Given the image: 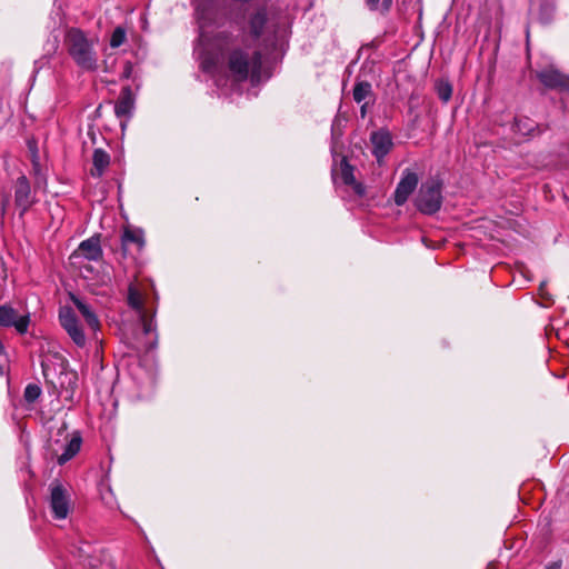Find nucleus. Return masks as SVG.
<instances>
[{"label":"nucleus","instance_id":"f257e3e1","mask_svg":"<svg viewBox=\"0 0 569 569\" xmlns=\"http://www.w3.org/2000/svg\"><path fill=\"white\" fill-rule=\"evenodd\" d=\"M203 72L210 74L221 94L238 92L242 82L250 78L252 84L262 80L261 51L258 47L239 41L227 31L214 34L204 49L194 48Z\"/></svg>","mask_w":569,"mask_h":569},{"label":"nucleus","instance_id":"f03ea898","mask_svg":"<svg viewBox=\"0 0 569 569\" xmlns=\"http://www.w3.org/2000/svg\"><path fill=\"white\" fill-rule=\"evenodd\" d=\"M248 27L253 41H261L266 49L282 48L290 34L288 17L266 6L254 9L249 16Z\"/></svg>","mask_w":569,"mask_h":569},{"label":"nucleus","instance_id":"7ed1b4c3","mask_svg":"<svg viewBox=\"0 0 569 569\" xmlns=\"http://www.w3.org/2000/svg\"><path fill=\"white\" fill-rule=\"evenodd\" d=\"M64 44L69 56L81 70L92 72L98 69L94 39L78 28H70L64 37Z\"/></svg>","mask_w":569,"mask_h":569},{"label":"nucleus","instance_id":"20e7f679","mask_svg":"<svg viewBox=\"0 0 569 569\" xmlns=\"http://www.w3.org/2000/svg\"><path fill=\"white\" fill-rule=\"evenodd\" d=\"M194 17L199 30L194 48L202 47L204 49L212 43L214 34L211 36V30L223 22L226 12L219 0H196Z\"/></svg>","mask_w":569,"mask_h":569},{"label":"nucleus","instance_id":"39448f33","mask_svg":"<svg viewBox=\"0 0 569 569\" xmlns=\"http://www.w3.org/2000/svg\"><path fill=\"white\" fill-rule=\"evenodd\" d=\"M442 204V182L430 178L421 183L415 198L416 208L423 214H435Z\"/></svg>","mask_w":569,"mask_h":569},{"label":"nucleus","instance_id":"423d86ee","mask_svg":"<svg viewBox=\"0 0 569 569\" xmlns=\"http://www.w3.org/2000/svg\"><path fill=\"white\" fill-rule=\"evenodd\" d=\"M57 438H52L49 442V448L53 453H57V449L53 447L54 445L63 441L61 448L63 449L62 453L57 457L58 465L62 466L69 460H71L81 449L82 446V437L79 431H73L71 435L67 431L66 422L57 431Z\"/></svg>","mask_w":569,"mask_h":569},{"label":"nucleus","instance_id":"0eeeda50","mask_svg":"<svg viewBox=\"0 0 569 569\" xmlns=\"http://www.w3.org/2000/svg\"><path fill=\"white\" fill-rule=\"evenodd\" d=\"M58 318L60 326L67 332L71 341L78 348H84L87 345V337L74 311L70 307H61Z\"/></svg>","mask_w":569,"mask_h":569},{"label":"nucleus","instance_id":"6e6552de","mask_svg":"<svg viewBox=\"0 0 569 569\" xmlns=\"http://www.w3.org/2000/svg\"><path fill=\"white\" fill-rule=\"evenodd\" d=\"M49 507L56 520H64L69 516L72 509L70 495L61 483H51Z\"/></svg>","mask_w":569,"mask_h":569},{"label":"nucleus","instance_id":"1a4fd4ad","mask_svg":"<svg viewBox=\"0 0 569 569\" xmlns=\"http://www.w3.org/2000/svg\"><path fill=\"white\" fill-rule=\"evenodd\" d=\"M14 206L22 217L36 202V193L31 189V184L26 176H20L14 182Z\"/></svg>","mask_w":569,"mask_h":569},{"label":"nucleus","instance_id":"9d476101","mask_svg":"<svg viewBox=\"0 0 569 569\" xmlns=\"http://www.w3.org/2000/svg\"><path fill=\"white\" fill-rule=\"evenodd\" d=\"M536 77L547 89L569 92V76L552 66L536 71Z\"/></svg>","mask_w":569,"mask_h":569},{"label":"nucleus","instance_id":"9b49d317","mask_svg":"<svg viewBox=\"0 0 569 569\" xmlns=\"http://www.w3.org/2000/svg\"><path fill=\"white\" fill-rule=\"evenodd\" d=\"M419 177L410 169L402 171L401 178L393 193V201L397 206H403L412 192L417 189Z\"/></svg>","mask_w":569,"mask_h":569},{"label":"nucleus","instance_id":"f8f14e48","mask_svg":"<svg viewBox=\"0 0 569 569\" xmlns=\"http://www.w3.org/2000/svg\"><path fill=\"white\" fill-rule=\"evenodd\" d=\"M30 323V316H19L18 311L10 305L0 306V326L1 327H14L16 330L23 335L28 331Z\"/></svg>","mask_w":569,"mask_h":569},{"label":"nucleus","instance_id":"ddd939ff","mask_svg":"<svg viewBox=\"0 0 569 569\" xmlns=\"http://www.w3.org/2000/svg\"><path fill=\"white\" fill-rule=\"evenodd\" d=\"M73 256L77 258H84L89 261H99L103 256V251L100 244V237L92 236L80 242Z\"/></svg>","mask_w":569,"mask_h":569},{"label":"nucleus","instance_id":"4468645a","mask_svg":"<svg viewBox=\"0 0 569 569\" xmlns=\"http://www.w3.org/2000/svg\"><path fill=\"white\" fill-rule=\"evenodd\" d=\"M58 383L60 386V393L66 400H72L78 387V373L74 370L68 369L64 363H61V370L58 376Z\"/></svg>","mask_w":569,"mask_h":569},{"label":"nucleus","instance_id":"2eb2a0df","mask_svg":"<svg viewBox=\"0 0 569 569\" xmlns=\"http://www.w3.org/2000/svg\"><path fill=\"white\" fill-rule=\"evenodd\" d=\"M370 141L372 153L377 160L383 159L392 148V137L387 130H378L371 133Z\"/></svg>","mask_w":569,"mask_h":569},{"label":"nucleus","instance_id":"dca6fc26","mask_svg":"<svg viewBox=\"0 0 569 569\" xmlns=\"http://www.w3.org/2000/svg\"><path fill=\"white\" fill-rule=\"evenodd\" d=\"M132 379L138 387L139 398L147 397L152 392L156 377L151 370H146L139 366L132 371Z\"/></svg>","mask_w":569,"mask_h":569},{"label":"nucleus","instance_id":"f3484780","mask_svg":"<svg viewBox=\"0 0 569 569\" xmlns=\"http://www.w3.org/2000/svg\"><path fill=\"white\" fill-rule=\"evenodd\" d=\"M130 244H134L138 251H141L146 246L144 232L141 228L126 227L121 234V248L123 254L127 253Z\"/></svg>","mask_w":569,"mask_h":569},{"label":"nucleus","instance_id":"a211bd4d","mask_svg":"<svg viewBox=\"0 0 569 569\" xmlns=\"http://www.w3.org/2000/svg\"><path fill=\"white\" fill-rule=\"evenodd\" d=\"M134 108V97L129 86L121 89L120 96L114 104V112L118 118H130Z\"/></svg>","mask_w":569,"mask_h":569},{"label":"nucleus","instance_id":"6ab92c4d","mask_svg":"<svg viewBox=\"0 0 569 569\" xmlns=\"http://www.w3.org/2000/svg\"><path fill=\"white\" fill-rule=\"evenodd\" d=\"M513 128L516 132L523 137L539 136L546 130L545 127L528 117H516Z\"/></svg>","mask_w":569,"mask_h":569},{"label":"nucleus","instance_id":"aec40b11","mask_svg":"<svg viewBox=\"0 0 569 569\" xmlns=\"http://www.w3.org/2000/svg\"><path fill=\"white\" fill-rule=\"evenodd\" d=\"M71 300H72L73 305L77 307V309L79 310V312L84 318V321L87 322V326L93 332L99 330L100 329V321H99L96 312L92 310V308L88 303H86L84 301H82L81 299H79V298H77L74 296L71 297Z\"/></svg>","mask_w":569,"mask_h":569},{"label":"nucleus","instance_id":"412c9836","mask_svg":"<svg viewBox=\"0 0 569 569\" xmlns=\"http://www.w3.org/2000/svg\"><path fill=\"white\" fill-rule=\"evenodd\" d=\"M140 320L142 322V330L144 336L151 338L147 341V350H152L157 347L158 343V333H157V322L154 320V312L149 317L146 312L140 315Z\"/></svg>","mask_w":569,"mask_h":569},{"label":"nucleus","instance_id":"4be33fe9","mask_svg":"<svg viewBox=\"0 0 569 569\" xmlns=\"http://www.w3.org/2000/svg\"><path fill=\"white\" fill-rule=\"evenodd\" d=\"M109 164H110L109 153L101 148L94 149L93 154H92L93 168L91 169V176L96 177V178H100L104 173V171L109 167Z\"/></svg>","mask_w":569,"mask_h":569},{"label":"nucleus","instance_id":"5701e85b","mask_svg":"<svg viewBox=\"0 0 569 569\" xmlns=\"http://www.w3.org/2000/svg\"><path fill=\"white\" fill-rule=\"evenodd\" d=\"M352 98L357 103L365 101H375L376 94L372 90V86L368 81H357L353 86Z\"/></svg>","mask_w":569,"mask_h":569},{"label":"nucleus","instance_id":"b1692460","mask_svg":"<svg viewBox=\"0 0 569 569\" xmlns=\"http://www.w3.org/2000/svg\"><path fill=\"white\" fill-rule=\"evenodd\" d=\"M436 92L438 94V98L443 102L447 103L452 96V86L448 80L439 79L436 81L435 84Z\"/></svg>","mask_w":569,"mask_h":569},{"label":"nucleus","instance_id":"393cba45","mask_svg":"<svg viewBox=\"0 0 569 569\" xmlns=\"http://www.w3.org/2000/svg\"><path fill=\"white\" fill-rule=\"evenodd\" d=\"M555 13L553 1L543 0L539 7V19L542 23H549Z\"/></svg>","mask_w":569,"mask_h":569},{"label":"nucleus","instance_id":"a878e982","mask_svg":"<svg viewBox=\"0 0 569 569\" xmlns=\"http://www.w3.org/2000/svg\"><path fill=\"white\" fill-rule=\"evenodd\" d=\"M341 179L346 184L355 183L353 168L348 163L346 158L340 163Z\"/></svg>","mask_w":569,"mask_h":569},{"label":"nucleus","instance_id":"bb28decb","mask_svg":"<svg viewBox=\"0 0 569 569\" xmlns=\"http://www.w3.org/2000/svg\"><path fill=\"white\" fill-rule=\"evenodd\" d=\"M128 301H129V305L139 312V315L146 312L143 310L141 296H140L139 291L137 289H134L133 287L129 288Z\"/></svg>","mask_w":569,"mask_h":569},{"label":"nucleus","instance_id":"cd10ccee","mask_svg":"<svg viewBox=\"0 0 569 569\" xmlns=\"http://www.w3.org/2000/svg\"><path fill=\"white\" fill-rule=\"evenodd\" d=\"M92 551L93 548L88 542H81L79 547H73V549L71 550V552L80 560H86L87 558H90Z\"/></svg>","mask_w":569,"mask_h":569},{"label":"nucleus","instance_id":"c85d7f7f","mask_svg":"<svg viewBox=\"0 0 569 569\" xmlns=\"http://www.w3.org/2000/svg\"><path fill=\"white\" fill-rule=\"evenodd\" d=\"M126 40V30L122 27H117L110 38V47L119 48Z\"/></svg>","mask_w":569,"mask_h":569},{"label":"nucleus","instance_id":"c756f323","mask_svg":"<svg viewBox=\"0 0 569 569\" xmlns=\"http://www.w3.org/2000/svg\"><path fill=\"white\" fill-rule=\"evenodd\" d=\"M41 395V388L38 385L30 383L24 389V399L28 402H34Z\"/></svg>","mask_w":569,"mask_h":569},{"label":"nucleus","instance_id":"7c9ffc66","mask_svg":"<svg viewBox=\"0 0 569 569\" xmlns=\"http://www.w3.org/2000/svg\"><path fill=\"white\" fill-rule=\"evenodd\" d=\"M32 171H33V174L36 177V183L37 184H40L42 181H44V176L42 173V168H41V164H40V159H36L32 163Z\"/></svg>","mask_w":569,"mask_h":569},{"label":"nucleus","instance_id":"2f4dec72","mask_svg":"<svg viewBox=\"0 0 569 569\" xmlns=\"http://www.w3.org/2000/svg\"><path fill=\"white\" fill-rule=\"evenodd\" d=\"M28 144H29V150H30V153H31V163H33V161L36 159H40L39 158V153H38V149H37V146H36L34 142L29 141Z\"/></svg>","mask_w":569,"mask_h":569},{"label":"nucleus","instance_id":"473e14b6","mask_svg":"<svg viewBox=\"0 0 569 569\" xmlns=\"http://www.w3.org/2000/svg\"><path fill=\"white\" fill-rule=\"evenodd\" d=\"M350 186H352V188H353L355 192H356L358 196H360V197H361V196H363V194L366 193V188L363 187V184H362V183L357 182V181L355 180V183H351Z\"/></svg>","mask_w":569,"mask_h":569},{"label":"nucleus","instance_id":"72a5a7b5","mask_svg":"<svg viewBox=\"0 0 569 569\" xmlns=\"http://www.w3.org/2000/svg\"><path fill=\"white\" fill-rule=\"evenodd\" d=\"M375 101H365L362 103H359L360 104V116L362 119L366 118L367 113H368V107L373 104Z\"/></svg>","mask_w":569,"mask_h":569},{"label":"nucleus","instance_id":"f704fd0d","mask_svg":"<svg viewBox=\"0 0 569 569\" xmlns=\"http://www.w3.org/2000/svg\"><path fill=\"white\" fill-rule=\"evenodd\" d=\"M41 368H42V372H43V376L46 377V379H49L50 378V366L46 359L41 360Z\"/></svg>","mask_w":569,"mask_h":569},{"label":"nucleus","instance_id":"c9c22d12","mask_svg":"<svg viewBox=\"0 0 569 569\" xmlns=\"http://www.w3.org/2000/svg\"><path fill=\"white\" fill-rule=\"evenodd\" d=\"M392 6V0H382L381 6L379 4V10L381 12H388Z\"/></svg>","mask_w":569,"mask_h":569},{"label":"nucleus","instance_id":"e433bc0d","mask_svg":"<svg viewBox=\"0 0 569 569\" xmlns=\"http://www.w3.org/2000/svg\"><path fill=\"white\" fill-rule=\"evenodd\" d=\"M379 3L380 0H366L367 7L372 11L379 10Z\"/></svg>","mask_w":569,"mask_h":569},{"label":"nucleus","instance_id":"4c0bfd02","mask_svg":"<svg viewBox=\"0 0 569 569\" xmlns=\"http://www.w3.org/2000/svg\"><path fill=\"white\" fill-rule=\"evenodd\" d=\"M545 569H561V561H553L548 563Z\"/></svg>","mask_w":569,"mask_h":569},{"label":"nucleus","instance_id":"58836bf2","mask_svg":"<svg viewBox=\"0 0 569 569\" xmlns=\"http://www.w3.org/2000/svg\"><path fill=\"white\" fill-rule=\"evenodd\" d=\"M130 72H131V67L128 64V66H127V68H126V70H124V77H126V78H129Z\"/></svg>","mask_w":569,"mask_h":569},{"label":"nucleus","instance_id":"ea45409f","mask_svg":"<svg viewBox=\"0 0 569 569\" xmlns=\"http://www.w3.org/2000/svg\"><path fill=\"white\" fill-rule=\"evenodd\" d=\"M7 202H8V200H6V201L2 203V213H4V212H6V209H7Z\"/></svg>","mask_w":569,"mask_h":569},{"label":"nucleus","instance_id":"a19ab883","mask_svg":"<svg viewBox=\"0 0 569 569\" xmlns=\"http://www.w3.org/2000/svg\"><path fill=\"white\" fill-rule=\"evenodd\" d=\"M543 287H545V282H542V283L540 284V288H539V289H540V291H542Z\"/></svg>","mask_w":569,"mask_h":569}]
</instances>
